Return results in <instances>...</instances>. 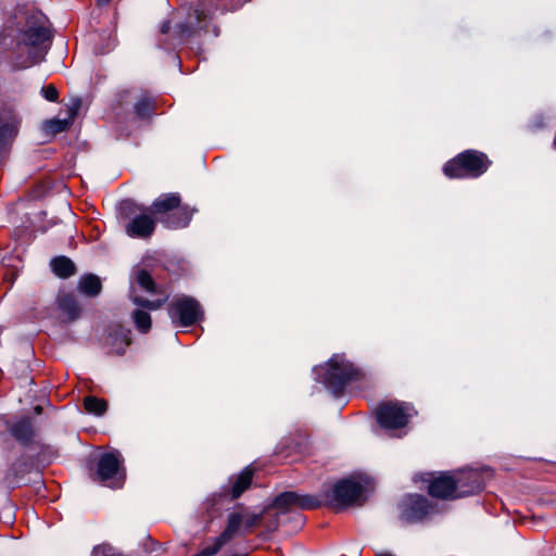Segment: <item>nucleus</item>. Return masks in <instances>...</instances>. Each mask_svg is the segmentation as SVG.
Here are the masks:
<instances>
[{"label":"nucleus","mask_w":556,"mask_h":556,"mask_svg":"<svg viewBox=\"0 0 556 556\" xmlns=\"http://www.w3.org/2000/svg\"><path fill=\"white\" fill-rule=\"evenodd\" d=\"M56 304L63 321L71 323L78 318L80 308L72 294L60 293Z\"/></svg>","instance_id":"nucleus-15"},{"label":"nucleus","mask_w":556,"mask_h":556,"mask_svg":"<svg viewBox=\"0 0 556 556\" xmlns=\"http://www.w3.org/2000/svg\"><path fill=\"white\" fill-rule=\"evenodd\" d=\"M318 380L332 393L342 391L345 383L357 374L352 363L345 359L343 355H333L324 366L315 368Z\"/></svg>","instance_id":"nucleus-2"},{"label":"nucleus","mask_w":556,"mask_h":556,"mask_svg":"<svg viewBox=\"0 0 556 556\" xmlns=\"http://www.w3.org/2000/svg\"><path fill=\"white\" fill-rule=\"evenodd\" d=\"M257 519H258V517H257V516H254L253 518H251V519H249V520L247 521V526H248V527H252V526H254V525L256 523Z\"/></svg>","instance_id":"nucleus-34"},{"label":"nucleus","mask_w":556,"mask_h":556,"mask_svg":"<svg viewBox=\"0 0 556 556\" xmlns=\"http://www.w3.org/2000/svg\"><path fill=\"white\" fill-rule=\"evenodd\" d=\"M277 508H301V509H313L321 505V502L308 494H299L296 492H285L279 494L274 502Z\"/></svg>","instance_id":"nucleus-10"},{"label":"nucleus","mask_w":556,"mask_h":556,"mask_svg":"<svg viewBox=\"0 0 556 556\" xmlns=\"http://www.w3.org/2000/svg\"><path fill=\"white\" fill-rule=\"evenodd\" d=\"M20 118L9 105H0V149L10 144L17 136Z\"/></svg>","instance_id":"nucleus-9"},{"label":"nucleus","mask_w":556,"mask_h":556,"mask_svg":"<svg viewBox=\"0 0 556 556\" xmlns=\"http://www.w3.org/2000/svg\"><path fill=\"white\" fill-rule=\"evenodd\" d=\"M41 409H42V408H41V406H36V407H35V412H36V414H40V413H41Z\"/></svg>","instance_id":"nucleus-36"},{"label":"nucleus","mask_w":556,"mask_h":556,"mask_svg":"<svg viewBox=\"0 0 556 556\" xmlns=\"http://www.w3.org/2000/svg\"><path fill=\"white\" fill-rule=\"evenodd\" d=\"M399 509L402 520L417 522L430 515L433 506L426 497L418 494H409L402 498Z\"/></svg>","instance_id":"nucleus-7"},{"label":"nucleus","mask_w":556,"mask_h":556,"mask_svg":"<svg viewBox=\"0 0 556 556\" xmlns=\"http://www.w3.org/2000/svg\"><path fill=\"white\" fill-rule=\"evenodd\" d=\"M42 94L48 101H56L58 99V90L53 85H49L42 88Z\"/></svg>","instance_id":"nucleus-30"},{"label":"nucleus","mask_w":556,"mask_h":556,"mask_svg":"<svg viewBox=\"0 0 556 556\" xmlns=\"http://www.w3.org/2000/svg\"><path fill=\"white\" fill-rule=\"evenodd\" d=\"M152 111V101L150 98L142 96L135 103V112L136 114L143 118L148 117Z\"/></svg>","instance_id":"nucleus-27"},{"label":"nucleus","mask_w":556,"mask_h":556,"mask_svg":"<svg viewBox=\"0 0 556 556\" xmlns=\"http://www.w3.org/2000/svg\"><path fill=\"white\" fill-rule=\"evenodd\" d=\"M132 300L135 304L147 307L149 309H157L164 304V300L149 301L138 296H132Z\"/></svg>","instance_id":"nucleus-29"},{"label":"nucleus","mask_w":556,"mask_h":556,"mask_svg":"<svg viewBox=\"0 0 556 556\" xmlns=\"http://www.w3.org/2000/svg\"><path fill=\"white\" fill-rule=\"evenodd\" d=\"M126 225V233L132 238H149L155 229V219L147 212L140 210Z\"/></svg>","instance_id":"nucleus-12"},{"label":"nucleus","mask_w":556,"mask_h":556,"mask_svg":"<svg viewBox=\"0 0 556 556\" xmlns=\"http://www.w3.org/2000/svg\"><path fill=\"white\" fill-rule=\"evenodd\" d=\"M135 280L144 291L149 293H156V286L147 270L138 269L135 274Z\"/></svg>","instance_id":"nucleus-25"},{"label":"nucleus","mask_w":556,"mask_h":556,"mask_svg":"<svg viewBox=\"0 0 556 556\" xmlns=\"http://www.w3.org/2000/svg\"><path fill=\"white\" fill-rule=\"evenodd\" d=\"M414 409L404 403H382L377 408V419L382 428L399 429L407 425Z\"/></svg>","instance_id":"nucleus-5"},{"label":"nucleus","mask_w":556,"mask_h":556,"mask_svg":"<svg viewBox=\"0 0 556 556\" xmlns=\"http://www.w3.org/2000/svg\"><path fill=\"white\" fill-rule=\"evenodd\" d=\"M226 543L222 541L218 536L215 539L214 544L204 547L198 555L195 556H213L218 553L223 545Z\"/></svg>","instance_id":"nucleus-28"},{"label":"nucleus","mask_w":556,"mask_h":556,"mask_svg":"<svg viewBox=\"0 0 556 556\" xmlns=\"http://www.w3.org/2000/svg\"><path fill=\"white\" fill-rule=\"evenodd\" d=\"M489 164L485 154L468 150L447 162L443 172L450 178L478 177L488 169Z\"/></svg>","instance_id":"nucleus-3"},{"label":"nucleus","mask_w":556,"mask_h":556,"mask_svg":"<svg viewBox=\"0 0 556 556\" xmlns=\"http://www.w3.org/2000/svg\"><path fill=\"white\" fill-rule=\"evenodd\" d=\"M136 208H137V205L130 200L124 201L121 206L122 213L128 217H130L132 214H135Z\"/></svg>","instance_id":"nucleus-31"},{"label":"nucleus","mask_w":556,"mask_h":556,"mask_svg":"<svg viewBox=\"0 0 556 556\" xmlns=\"http://www.w3.org/2000/svg\"><path fill=\"white\" fill-rule=\"evenodd\" d=\"M84 407L89 414L102 416L108 409V403L103 399L87 396L84 400Z\"/></svg>","instance_id":"nucleus-24"},{"label":"nucleus","mask_w":556,"mask_h":556,"mask_svg":"<svg viewBox=\"0 0 556 556\" xmlns=\"http://www.w3.org/2000/svg\"><path fill=\"white\" fill-rule=\"evenodd\" d=\"M80 106V101L76 100L73 106L71 108V115L65 119H52L46 123V131L51 135H56L66 130L74 121V117Z\"/></svg>","instance_id":"nucleus-17"},{"label":"nucleus","mask_w":556,"mask_h":556,"mask_svg":"<svg viewBox=\"0 0 556 556\" xmlns=\"http://www.w3.org/2000/svg\"><path fill=\"white\" fill-rule=\"evenodd\" d=\"M35 63H37V61H36V60H34V59H29V60H27V61L23 62V63L21 64V66H22V67H29V66L34 65Z\"/></svg>","instance_id":"nucleus-33"},{"label":"nucleus","mask_w":556,"mask_h":556,"mask_svg":"<svg viewBox=\"0 0 556 556\" xmlns=\"http://www.w3.org/2000/svg\"><path fill=\"white\" fill-rule=\"evenodd\" d=\"M132 316H134V321H135L138 330H140L141 332H144V333L150 330L151 316L149 313L138 309V311L134 312Z\"/></svg>","instance_id":"nucleus-26"},{"label":"nucleus","mask_w":556,"mask_h":556,"mask_svg":"<svg viewBox=\"0 0 556 556\" xmlns=\"http://www.w3.org/2000/svg\"><path fill=\"white\" fill-rule=\"evenodd\" d=\"M211 17V11L204 5L200 4L189 15L187 24L179 26V34L181 37H189L195 33V29L205 28L207 20Z\"/></svg>","instance_id":"nucleus-14"},{"label":"nucleus","mask_w":556,"mask_h":556,"mask_svg":"<svg viewBox=\"0 0 556 556\" xmlns=\"http://www.w3.org/2000/svg\"><path fill=\"white\" fill-rule=\"evenodd\" d=\"M110 1H111V0H98V2H99L100 4H106V3H109Z\"/></svg>","instance_id":"nucleus-37"},{"label":"nucleus","mask_w":556,"mask_h":556,"mask_svg":"<svg viewBox=\"0 0 556 556\" xmlns=\"http://www.w3.org/2000/svg\"><path fill=\"white\" fill-rule=\"evenodd\" d=\"M151 213L165 227L177 229L189 225L194 210L188 205H181V199L178 193H165L153 201Z\"/></svg>","instance_id":"nucleus-1"},{"label":"nucleus","mask_w":556,"mask_h":556,"mask_svg":"<svg viewBox=\"0 0 556 556\" xmlns=\"http://www.w3.org/2000/svg\"><path fill=\"white\" fill-rule=\"evenodd\" d=\"M50 39V31L48 28L38 26L27 29L24 34V40L29 46H39Z\"/></svg>","instance_id":"nucleus-20"},{"label":"nucleus","mask_w":556,"mask_h":556,"mask_svg":"<svg viewBox=\"0 0 556 556\" xmlns=\"http://www.w3.org/2000/svg\"><path fill=\"white\" fill-rule=\"evenodd\" d=\"M251 481H252V470L249 468H245L237 477V479L232 485V490H231L232 498L239 497L242 494V492L245 491L250 486Z\"/></svg>","instance_id":"nucleus-23"},{"label":"nucleus","mask_w":556,"mask_h":556,"mask_svg":"<svg viewBox=\"0 0 556 556\" xmlns=\"http://www.w3.org/2000/svg\"><path fill=\"white\" fill-rule=\"evenodd\" d=\"M242 523V515L232 513L228 516L227 527L219 535L225 543L229 542L238 532Z\"/></svg>","instance_id":"nucleus-22"},{"label":"nucleus","mask_w":556,"mask_h":556,"mask_svg":"<svg viewBox=\"0 0 556 556\" xmlns=\"http://www.w3.org/2000/svg\"><path fill=\"white\" fill-rule=\"evenodd\" d=\"M456 481V496H467L482 490L481 475L476 470H467L454 477Z\"/></svg>","instance_id":"nucleus-13"},{"label":"nucleus","mask_w":556,"mask_h":556,"mask_svg":"<svg viewBox=\"0 0 556 556\" xmlns=\"http://www.w3.org/2000/svg\"><path fill=\"white\" fill-rule=\"evenodd\" d=\"M108 344L111 346L113 352L123 354L126 346L130 344V331L123 327H117L114 333L109 334Z\"/></svg>","instance_id":"nucleus-16"},{"label":"nucleus","mask_w":556,"mask_h":556,"mask_svg":"<svg viewBox=\"0 0 556 556\" xmlns=\"http://www.w3.org/2000/svg\"><path fill=\"white\" fill-rule=\"evenodd\" d=\"M12 435L21 442H29L34 435V427L29 418H23L11 428Z\"/></svg>","instance_id":"nucleus-18"},{"label":"nucleus","mask_w":556,"mask_h":556,"mask_svg":"<svg viewBox=\"0 0 556 556\" xmlns=\"http://www.w3.org/2000/svg\"><path fill=\"white\" fill-rule=\"evenodd\" d=\"M375 556H395L391 553H387V552H382V553H377Z\"/></svg>","instance_id":"nucleus-35"},{"label":"nucleus","mask_w":556,"mask_h":556,"mask_svg":"<svg viewBox=\"0 0 556 556\" xmlns=\"http://www.w3.org/2000/svg\"><path fill=\"white\" fill-rule=\"evenodd\" d=\"M160 29H161V33H162V34H167V33L169 31V29H170V24H169V22H168V21L163 22V23L161 24V28H160Z\"/></svg>","instance_id":"nucleus-32"},{"label":"nucleus","mask_w":556,"mask_h":556,"mask_svg":"<svg viewBox=\"0 0 556 556\" xmlns=\"http://www.w3.org/2000/svg\"><path fill=\"white\" fill-rule=\"evenodd\" d=\"M202 314L199 302L190 296L177 298L172 304V317H177L184 327L193 325L202 317Z\"/></svg>","instance_id":"nucleus-8"},{"label":"nucleus","mask_w":556,"mask_h":556,"mask_svg":"<svg viewBox=\"0 0 556 556\" xmlns=\"http://www.w3.org/2000/svg\"><path fill=\"white\" fill-rule=\"evenodd\" d=\"M78 290L88 296H96L101 291V281L96 275H86L79 279Z\"/></svg>","instance_id":"nucleus-19"},{"label":"nucleus","mask_w":556,"mask_h":556,"mask_svg":"<svg viewBox=\"0 0 556 556\" xmlns=\"http://www.w3.org/2000/svg\"><path fill=\"white\" fill-rule=\"evenodd\" d=\"M123 458L118 451L103 454L98 463L97 478L110 488H119L125 479Z\"/></svg>","instance_id":"nucleus-4"},{"label":"nucleus","mask_w":556,"mask_h":556,"mask_svg":"<svg viewBox=\"0 0 556 556\" xmlns=\"http://www.w3.org/2000/svg\"><path fill=\"white\" fill-rule=\"evenodd\" d=\"M51 267L54 274L62 278H67L75 273L74 263L65 256H60L52 260Z\"/></svg>","instance_id":"nucleus-21"},{"label":"nucleus","mask_w":556,"mask_h":556,"mask_svg":"<svg viewBox=\"0 0 556 556\" xmlns=\"http://www.w3.org/2000/svg\"><path fill=\"white\" fill-rule=\"evenodd\" d=\"M364 492V484L354 479L349 478L337 482L328 495L329 503L334 508H342L355 503Z\"/></svg>","instance_id":"nucleus-6"},{"label":"nucleus","mask_w":556,"mask_h":556,"mask_svg":"<svg viewBox=\"0 0 556 556\" xmlns=\"http://www.w3.org/2000/svg\"><path fill=\"white\" fill-rule=\"evenodd\" d=\"M429 493L439 498H455L456 496V481L455 478L441 473L438 477H431L428 475L427 479Z\"/></svg>","instance_id":"nucleus-11"}]
</instances>
